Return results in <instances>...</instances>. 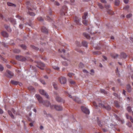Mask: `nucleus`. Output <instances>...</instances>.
Returning a JSON list of instances; mask_svg holds the SVG:
<instances>
[{
	"instance_id": "56",
	"label": "nucleus",
	"mask_w": 133,
	"mask_h": 133,
	"mask_svg": "<svg viewBox=\"0 0 133 133\" xmlns=\"http://www.w3.org/2000/svg\"><path fill=\"white\" fill-rule=\"evenodd\" d=\"M129 119L131 122L133 123V119L131 116H129Z\"/></svg>"
},
{
	"instance_id": "49",
	"label": "nucleus",
	"mask_w": 133,
	"mask_h": 133,
	"mask_svg": "<svg viewBox=\"0 0 133 133\" xmlns=\"http://www.w3.org/2000/svg\"><path fill=\"white\" fill-rule=\"evenodd\" d=\"M37 19L38 20L40 21H43L44 20L43 18L41 17H38L37 18Z\"/></svg>"
},
{
	"instance_id": "64",
	"label": "nucleus",
	"mask_w": 133,
	"mask_h": 133,
	"mask_svg": "<svg viewBox=\"0 0 133 133\" xmlns=\"http://www.w3.org/2000/svg\"><path fill=\"white\" fill-rule=\"evenodd\" d=\"M40 81L43 84H45V82L43 80L41 79Z\"/></svg>"
},
{
	"instance_id": "30",
	"label": "nucleus",
	"mask_w": 133,
	"mask_h": 133,
	"mask_svg": "<svg viewBox=\"0 0 133 133\" xmlns=\"http://www.w3.org/2000/svg\"><path fill=\"white\" fill-rule=\"evenodd\" d=\"M105 8L107 9V11L109 10V9H110V6L109 5H105Z\"/></svg>"
},
{
	"instance_id": "47",
	"label": "nucleus",
	"mask_w": 133,
	"mask_h": 133,
	"mask_svg": "<svg viewBox=\"0 0 133 133\" xmlns=\"http://www.w3.org/2000/svg\"><path fill=\"white\" fill-rule=\"evenodd\" d=\"M83 23L84 24L87 25L88 21L84 19L83 21Z\"/></svg>"
},
{
	"instance_id": "51",
	"label": "nucleus",
	"mask_w": 133,
	"mask_h": 133,
	"mask_svg": "<svg viewBox=\"0 0 133 133\" xmlns=\"http://www.w3.org/2000/svg\"><path fill=\"white\" fill-rule=\"evenodd\" d=\"M4 70V67L1 64H0V71H1Z\"/></svg>"
},
{
	"instance_id": "35",
	"label": "nucleus",
	"mask_w": 133,
	"mask_h": 133,
	"mask_svg": "<svg viewBox=\"0 0 133 133\" xmlns=\"http://www.w3.org/2000/svg\"><path fill=\"white\" fill-rule=\"evenodd\" d=\"M115 105L116 106V107L117 108H119L120 107V105H119V104L118 102L117 101H116L115 102Z\"/></svg>"
},
{
	"instance_id": "33",
	"label": "nucleus",
	"mask_w": 133,
	"mask_h": 133,
	"mask_svg": "<svg viewBox=\"0 0 133 133\" xmlns=\"http://www.w3.org/2000/svg\"><path fill=\"white\" fill-rule=\"evenodd\" d=\"M93 54L94 55H97L101 54V52L98 51H94L93 52Z\"/></svg>"
},
{
	"instance_id": "14",
	"label": "nucleus",
	"mask_w": 133,
	"mask_h": 133,
	"mask_svg": "<svg viewBox=\"0 0 133 133\" xmlns=\"http://www.w3.org/2000/svg\"><path fill=\"white\" fill-rule=\"evenodd\" d=\"M29 70L31 72L32 71H33V72H35L37 71V70L35 66L32 65H30V66Z\"/></svg>"
},
{
	"instance_id": "8",
	"label": "nucleus",
	"mask_w": 133,
	"mask_h": 133,
	"mask_svg": "<svg viewBox=\"0 0 133 133\" xmlns=\"http://www.w3.org/2000/svg\"><path fill=\"white\" fill-rule=\"evenodd\" d=\"M43 102H45V104H43L45 105L46 107H49L50 106L51 109L53 108V107L54 106V105H51V103L50 102L48 101H43Z\"/></svg>"
},
{
	"instance_id": "60",
	"label": "nucleus",
	"mask_w": 133,
	"mask_h": 133,
	"mask_svg": "<svg viewBox=\"0 0 133 133\" xmlns=\"http://www.w3.org/2000/svg\"><path fill=\"white\" fill-rule=\"evenodd\" d=\"M12 111L13 112V113L15 114H17V113H16V111L14 109L12 108L11 109Z\"/></svg>"
},
{
	"instance_id": "53",
	"label": "nucleus",
	"mask_w": 133,
	"mask_h": 133,
	"mask_svg": "<svg viewBox=\"0 0 133 133\" xmlns=\"http://www.w3.org/2000/svg\"><path fill=\"white\" fill-rule=\"evenodd\" d=\"M132 16V15L131 14H129L126 16V17L127 18H129L131 17Z\"/></svg>"
},
{
	"instance_id": "13",
	"label": "nucleus",
	"mask_w": 133,
	"mask_h": 133,
	"mask_svg": "<svg viewBox=\"0 0 133 133\" xmlns=\"http://www.w3.org/2000/svg\"><path fill=\"white\" fill-rule=\"evenodd\" d=\"M56 99L58 102L63 103L64 102V101L58 96L56 97Z\"/></svg>"
},
{
	"instance_id": "15",
	"label": "nucleus",
	"mask_w": 133,
	"mask_h": 133,
	"mask_svg": "<svg viewBox=\"0 0 133 133\" xmlns=\"http://www.w3.org/2000/svg\"><path fill=\"white\" fill-rule=\"evenodd\" d=\"M1 34L2 36L5 37H8V34L6 31H2L1 32Z\"/></svg>"
},
{
	"instance_id": "24",
	"label": "nucleus",
	"mask_w": 133,
	"mask_h": 133,
	"mask_svg": "<svg viewBox=\"0 0 133 133\" xmlns=\"http://www.w3.org/2000/svg\"><path fill=\"white\" fill-rule=\"evenodd\" d=\"M30 46L32 49L36 50L38 51L39 49V48L38 47H37L34 45H31Z\"/></svg>"
},
{
	"instance_id": "28",
	"label": "nucleus",
	"mask_w": 133,
	"mask_h": 133,
	"mask_svg": "<svg viewBox=\"0 0 133 133\" xmlns=\"http://www.w3.org/2000/svg\"><path fill=\"white\" fill-rule=\"evenodd\" d=\"M118 55L117 54H112L111 55V56L112 58H114V59H115V58H117L118 57Z\"/></svg>"
},
{
	"instance_id": "54",
	"label": "nucleus",
	"mask_w": 133,
	"mask_h": 133,
	"mask_svg": "<svg viewBox=\"0 0 133 133\" xmlns=\"http://www.w3.org/2000/svg\"><path fill=\"white\" fill-rule=\"evenodd\" d=\"M127 109L128 111L129 112H130L131 111V107H128L127 108Z\"/></svg>"
},
{
	"instance_id": "46",
	"label": "nucleus",
	"mask_w": 133,
	"mask_h": 133,
	"mask_svg": "<svg viewBox=\"0 0 133 133\" xmlns=\"http://www.w3.org/2000/svg\"><path fill=\"white\" fill-rule=\"evenodd\" d=\"M84 66L83 64L82 63H80L79 64V68H82Z\"/></svg>"
},
{
	"instance_id": "57",
	"label": "nucleus",
	"mask_w": 133,
	"mask_h": 133,
	"mask_svg": "<svg viewBox=\"0 0 133 133\" xmlns=\"http://www.w3.org/2000/svg\"><path fill=\"white\" fill-rule=\"evenodd\" d=\"M69 82L71 84H74L75 83V82L74 81L72 80L69 81Z\"/></svg>"
},
{
	"instance_id": "39",
	"label": "nucleus",
	"mask_w": 133,
	"mask_h": 133,
	"mask_svg": "<svg viewBox=\"0 0 133 133\" xmlns=\"http://www.w3.org/2000/svg\"><path fill=\"white\" fill-rule=\"evenodd\" d=\"M7 4L9 6H14L15 7L16 6V5L15 4H14L8 2L7 3Z\"/></svg>"
},
{
	"instance_id": "61",
	"label": "nucleus",
	"mask_w": 133,
	"mask_h": 133,
	"mask_svg": "<svg viewBox=\"0 0 133 133\" xmlns=\"http://www.w3.org/2000/svg\"><path fill=\"white\" fill-rule=\"evenodd\" d=\"M74 74L73 73H69L68 74V76L70 77H71L72 75H74Z\"/></svg>"
},
{
	"instance_id": "7",
	"label": "nucleus",
	"mask_w": 133,
	"mask_h": 133,
	"mask_svg": "<svg viewBox=\"0 0 133 133\" xmlns=\"http://www.w3.org/2000/svg\"><path fill=\"white\" fill-rule=\"evenodd\" d=\"M36 96L39 102L40 103H42L43 104H45V102H43V101L42 100L43 99L42 97L39 95L36 94Z\"/></svg>"
},
{
	"instance_id": "19",
	"label": "nucleus",
	"mask_w": 133,
	"mask_h": 133,
	"mask_svg": "<svg viewBox=\"0 0 133 133\" xmlns=\"http://www.w3.org/2000/svg\"><path fill=\"white\" fill-rule=\"evenodd\" d=\"M83 36L87 39H90V37L89 35L86 33H83Z\"/></svg>"
},
{
	"instance_id": "5",
	"label": "nucleus",
	"mask_w": 133,
	"mask_h": 133,
	"mask_svg": "<svg viewBox=\"0 0 133 133\" xmlns=\"http://www.w3.org/2000/svg\"><path fill=\"white\" fill-rule=\"evenodd\" d=\"M81 108L82 111L85 114H89L90 113L89 110L87 108L84 106H81Z\"/></svg>"
},
{
	"instance_id": "26",
	"label": "nucleus",
	"mask_w": 133,
	"mask_h": 133,
	"mask_svg": "<svg viewBox=\"0 0 133 133\" xmlns=\"http://www.w3.org/2000/svg\"><path fill=\"white\" fill-rule=\"evenodd\" d=\"M13 51L16 53H19L20 52L21 50L17 49H15L13 50Z\"/></svg>"
},
{
	"instance_id": "4",
	"label": "nucleus",
	"mask_w": 133,
	"mask_h": 133,
	"mask_svg": "<svg viewBox=\"0 0 133 133\" xmlns=\"http://www.w3.org/2000/svg\"><path fill=\"white\" fill-rule=\"evenodd\" d=\"M58 80L60 83L62 84H65L66 82V78L63 77H59L58 78Z\"/></svg>"
},
{
	"instance_id": "23",
	"label": "nucleus",
	"mask_w": 133,
	"mask_h": 133,
	"mask_svg": "<svg viewBox=\"0 0 133 133\" xmlns=\"http://www.w3.org/2000/svg\"><path fill=\"white\" fill-rule=\"evenodd\" d=\"M82 45L84 46L87 47L88 46V44L87 42L84 41L82 42Z\"/></svg>"
},
{
	"instance_id": "42",
	"label": "nucleus",
	"mask_w": 133,
	"mask_h": 133,
	"mask_svg": "<svg viewBox=\"0 0 133 133\" xmlns=\"http://www.w3.org/2000/svg\"><path fill=\"white\" fill-rule=\"evenodd\" d=\"M88 13L87 12H85L84 14V15L82 16V18L84 19H85L86 18V17L87 16Z\"/></svg>"
},
{
	"instance_id": "45",
	"label": "nucleus",
	"mask_w": 133,
	"mask_h": 133,
	"mask_svg": "<svg viewBox=\"0 0 133 133\" xmlns=\"http://www.w3.org/2000/svg\"><path fill=\"white\" fill-rule=\"evenodd\" d=\"M54 69L58 70L59 69V68L58 66H53Z\"/></svg>"
},
{
	"instance_id": "2",
	"label": "nucleus",
	"mask_w": 133,
	"mask_h": 133,
	"mask_svg": "<svg viewBox=\"0 0 133 133\" xmlns=\"http://www.w3.org/2000/svg\"><path fill=\"white\" fill-rule=\"evenodd\" d=\"M36 63L37 64V65H36L37 67L41 70L44 69L43 68L45 67V65L43 63L39 62H37Z\"/></svg>"
},
{
	"instance_id": "38",
	"label": "nucleus",
	"mask_w": 133,
	"mask_h": 133,
	"mask_svg": "<svg viewBox=\"0 0 133 133\" xmlns=\"http://www.w3.org/2000/svg\"><path fill=\"white\" fill-rule=\"evenodd\" d=\"M100 91L101 92L105 94H107L108 93L104 89H101L100 90Z\"/></svg>"
},
{
	"instance_id": "62",
	"label": "nucleus",
	"mask_w": 133,
	"mask_h": 133,
	"mask_svg": "<svg viewBox=\"0 0 133 133\" xmlns=\"http://www.w3.org/2000/svg\"><path fill=\"white\" fill-rule=\"evenodd\" d=\"M93 104L95 106L96 108H97V106L96 103L95 102H93Z\"/></svg>"
},
{
	"instance_id": "27",
	"label": "nucleus",
	"mask_w": 133,
	"mask_h": 133,
	"mask_svg": "<svg viewBox=\"0 0 133 133\" xmlns=\"http://www.w3.org/2000/svg\"><path fill=\"white\" fill-rule=\"evenodd\" d=\"M22 56H21L17 55L16 56V59L17 60L20 61Z\"/></svg>"
},
{
	"instance_id": "20",
	"label": "nucleus",
	"mask_w": 133,
	"mask_h": 133,
	"mask_svg": "<svg viewBox=\"0 0 133 133\" xmlns=\"http://www.w3.org/2000/svg\"><path fill=\"white\" fill-rule=\"evenodd\" d=\"M127 90L128 92H130L131 91V86L129 85H128L126 87Z\"/></svg>"
},
{
	"instance_id": "63",
	"label": "nucleus",
	"mask_w": 133,
	"mask_h": 133,
	"mask_svg": "<svg viewBox=\"0 0 133 133\" xmlns=\"http://www.w3.org/2000/svg\"><path fill=\"white\" fill-rule=\"evenodd\" d=\"M6 65L8 68L10 69L11 68V65H9L8 64H6Z\"/></svg>"
},
{
	"instance_id": "1",
	"label": "nucleus",
	"mask_w": 133,
	"mask_h": 133,
	"mask_svg": "<svg viewBox=\"0 0 133 133\" xmlns=\"http://www.w3.org/2000/svg\"><path fill=\"white\" fill-rule=\"evenodd\" d=\"M4 75L8 77L11 78L14 76V74L11 71L8 70H7L4 74Z\"/></svg>"
},
{
	"instance_id": "16",
	"label": "nucleus",
	"mask_w": 133,
	"mask_h": 133,
	"mask_svg": "<svg viewBox=\"0 0 133 133\" xmlns=\"http://www.w3.org/2000/svg\"><path fill=\"white\" fill-rule=\"evenodd\" d=\"M41 31L42 32L45 33H48V30L44 26H43L41 28Z\"/></svg>"
},
{
	"instance_id": "18",
	"label": "nucleus",
	"mask_w": 133,
	"mask_h": 133,
	"mask_svg": "<svg viewBox=\"0 0 133 133\" xmlns=\"http://www.w3.org/2000/svg\"><path fill=\"white\" fill-rule=\"evenodd\" d=\"M73 99L74 101L75 102H77L78 103H81V102L79 98H77V97H76L75 98H73Z\"/></svg>"
},
{
	"instance_id": "58",
	"label": "nucleus",
	"mask_w": 133,
	"mask_h": 133,
	"mask_svg": "<svg viewBox=\"0 0 133 133\" xmlns=\"http://www.w3.org/2000/svg\"><path fill=\"white\" fill-rule=\"evenodd\" d=\"M54 4L57 6H59L60 5L59 3L57 1L55 2Z\"/></svg>"
},
{
	"instance_id": "3",
	"label": "nucleus",
	"mask_w": 133,
	"mask_h": 133,
	"mask_svg": "<svg viewBox=\"0 0 133 133\" xmlns=\"http://www.w3.org/2000/svg\"><path fill=\"white\" fill-rule=\"evenodd\" d=\"M67 9V8L66 6H63L61 10L60 14L62 15H64L65 14V13L66 12Z\"/></svg>"
},
{
	"instance_id": "25",
	"label": "nucleus",
	"mask_w": 133,
	"mask_h": 133,
	"mask_svg": "<svg viewBox=\"0 0 133 133\" xmlns=\"http://www.w3.org/2000/svg\"><path fill=\"white\" fill-rule=\"evenodd\" d=\"M8 112L9 114V115H10V116H11V118H14V117L13 115L12 114L11 112L10 111V110H8Z\"/></svg>"
},
{
	"instance_id": "9",
	"label": "nucleus",
	"mask_w": 133,
	"mask_h": 133,
	"mask_svg": "<svg viewBox=\"0 0 133 133\" xmlns=\"http://www.w3.org/2000/svg\"><path fill=\"white\" fill-rule=\"evenodd\" d=\"M74 22L78 25H81V24L80 22V20L78 18L77 16H75L74 19Z\"/></svg>"
},
{
	"instance_id": "43",
	"label": "nucleus",
	"mask_w": 133,
	"mask_h": 133,
	"mask_svg": "<svg viewBox=\"0 0 133 133\" xmlns=\"http://www.w3.org/2000/svg\"><path fill=\"white\" fill-rule=\"evenodd\" d=\"M0 58L5 63H7L8 62H7L6 60V59L3 58L1 56H0Z\"/></svg>"
},
{
	"instance_id": "37",
	"label": "nucleus",
	"mask_w": 133,
	"mask_h": 133,
	"mask_svg": "<svg viewBox=\"0 0 133 133\" xmlns=\"http://www.w3.org/2000/svg\"><path fill=\"white\" fill-rule=\"evenodd\" d=\"M104 108L108 110H110L111 109L110 106L109 105H105Z\"/></svg>"
},
{
	"instance_id": "52",
	"label": "nucleus",
	"mask_w": 133,
	"mask_h": 133,
	"mask_svg": "<svg viewBox=\"0 0 133 133\" xmlns=\"http://www.w3.org/2000/svg\"><path fill=\"white\" fill-rule=\"evenodd\" d=\"M113 95L115 97H116L118 98H119V96L117 94L114 92L113 93Z\"/></svg>"
},
{
	"instance_id": "22",
	"label": "nucleus",
	"mask_w": 133,
	"mask_h": 133,
	"mask_svg": "<svg viewBox=\"0 0 133 133\" xmlns=\"http://www.w3.org/2000/svg\"><path fill=\"white\" fill-rule=\"evenodd\" d=\"M11 82L12 84L15 85H18L19 83V82L14 80H11Z\"/></svg>"
},
{
	"instance_id": "17",
	"label": "nucleus",
	"mask_w": 133,
	"mask_h": 133,
	"mask_svg": "<svg viewBox=\"0 0 133 133\" xmlns=\"http://www.w3.org/2000/svg\"><path fill=\"white\" fill-rule=\"evenodd\" d=\"M8 20L13 24H16V22L14 19L10 18H8Z\"/></svg>"
},
{
	"instance_id": "48",
	"label": "nucleus",
	"mask_w": 133,
	"mask_h": 133,
	"mask_svg": "<svg viewBox=\"0 0 133 133\" xmlns=\"http://www.w3.org/2000/svg\"><path fill=\"white\" fill-rule=\"evenodd\" d=\"M20 46L23 49H26V46L24 44H22L20 45Z\"/></svg>"
},
{
	"instance_id": "34",
	"label": "nucleus",
	"mask_w": 133,
	"mask_h": 133,
	"mask_svg": "<svg viewBox=\"0 0 133 133\" xmlns=\"http://www.w3.org/2000/svg\"><path fill=\"white\" fill-rule=\"evenodd\" d=\"M97 4L100 9H103L104 8V7L101 3H98Z\"/></svg>"
},
{
	"instance_id": "40",
	"label": "nucleus",
	"mask_w": 133,
	"mask_h": 133,
	"mask_svg": "<svg viewBox=\"0 0 133 133\" xmlns=\"http://www.w3.org/2000/svg\"><path fill=\"white\" fill-rule=\"evenodd\" d=\"M52 85L54 87V88L55 89H57V84L55 82H53L52 83Z\"/></svg>"
},
{
	"instance_id": "55",
	"label": "nucleus",
	"mask_w": 133,
	"mask_h": 133,
	"mask_svg": "<svg viewBox=\"0 0 133 133\" xmlns=\"http://www.w3.org/2000/svg\"><path fill=\"white\" fill-rule=\"evenodd\" d=\"M29 89L32 90L34 91V88L32 86H30L29 87Z\"/></svg>"
},
{
	"instance_id": "41",
	"label": "nucleus",
	"mask_w": 133,
	"mask_h": 133,
	"mask_svg": "<svg viewBox=\"0 0 133 133\" xmlns=\"http://www.w3.org/2000/svg\"><path fill=\"white\" fill-rule=\"evenodd\" d=\"M16 17L20 19L21 20L23 21L24 20V18L22 17L21 16H20L18 15H17L16 16Z\"/></svg>"
},
{
	"instance_id": "21",
	"label": "nucleus",
	"mask_w": 133,
	"mask_h": 133,
	"mask_svg": "<svg viewBox=\"0 0 133 133\" xmlns=\"http://www.w3.org/2000/svg\"><path fill=\"white\" fill-rule=\"evenodd\" d=\"M127 57V55L126 54L122 52L120 55V57L121 58H125Z\"/></svg>"
},
{
	"instance_id": "10",
	"label": "nucleus",
	"mask_w": 133,
	"mask_h": 133,
	"mask_svg": "<svg viewBox=\"0 0 133 133\" xmlns=\"http://www.w3.org/2000/svg\"><path fill=\"white\" fill-rule=\"evenodd\" d=\"M39 92L42 95H44L46 98H48L49 97V96L48 94L46 93L45 91L44 90H39Z\"/></svg>"
},
{
	"instance_id": "12",
	"label": "nucleus",
	"mask_w": 133,
	"mask_h": 133,
	"mask_svg": "<svg viewBox=\"0 0 133 133\" xmlns=\"http://www.w3.org/2000/svg\"><path fill=\"white\" fill-rule=\"evenodd\" d=\"M57 111H61L63 109L62 107L60 106L55 105L53 107Z\"/></svg>"
},
{
	"instance_id": "6",
	"label": "nucleus",
	"mask_w": 133,
	"mask_h": 133,
	"mask_svg": "<svg viewBox=\"0 0 133 133\" xmlns=\"http://www.w3.org/2000/svg\"><path fill=\"white\" fill-rule=\"evenodd\" d=\"M36 96L39 102L40 103H42L43 104H45V102H43V101L42 100L43 99L42 97L39 95L36 94Z\"/></svg>"
},
{
	"instance_id": "11",
	"label": "nucleus",
	"mask_w": 133,
	"mask_h": 133,
	"mask_svg": "<svg viewBox=\"0 0 133 133\" xmlns=\"http://www.w3.org/2000/svg\"><path fill=\"white\" fill-rule=\"evenodd\" d=\"M32 59H31L30 58L28 57H24L22 56L20 61L21 62H24L26 60L30 61Z\"/></svg>"
},
{
	"instance_id": "31",
	"label": "nucleus",
	"mask_w": 133,
	"mask_h": 133,
	"mask_svg": "<svg viewBox=\"0 0 133 133\" xmlns=\"http://www.w3.org/2000/svg\"><path fill=\"white\" fill-rule=\"evenodd\" d=\"M62 63L63 65L65 66H67L68 65V63L65 61L62 62Z\"/></svg>"
},
{
	"instance_id": "29",
	"label": "nucleus",
	"mask_w": 133,
	"mask_h": 133,
	"mask_svg": "<svg viewBox=\"0 0 133 133\" xmlns=\"http://www.w3.org/2000/svg\"><path fill=\"white\" fill-rule=\"evenodd\" d=\"M97 122L99 126L101 127H102V125L101 124V121L98 119H97Z\"/></svg>"
},
{
	"instance_id": "32",
	"label": "nucleus",
	"mask_w": 133,
	"mask_h": 133,
	"mask_svg": "<svg viewBox=\"0 0 133 133\" xmlns=\"http://www.w3.org/2000/svg\"><path fill=\"white\" fill-rule=\"evenodd\" d=\"M27 13L30 16H34L35 15V14L34 13L32 12H28Z\"/></svg>"
},
{
	"instance_id": "59",
	"label": "nucleus",
	"mask_w": 133,
	"mask_h": 133,
	"mask_svg": "<svg viewBox=\"0 0 133 133\" xmlns=\"http://www.w3.org/2000/svg\"><path fill=\"white\" fill-rule=\"evenodd\" d=\"M75 50H76V51H77L78 52L80 53H82V52L81 51V50H80L79 49H77V48H75Z\"/></svg>"
},
{
	"instance_id": "44",
	"label": "nucleus",
	"mask_w": 133,
	"mask_h": 133,
	"mask_svg": "<svg viewBox=\"0 0 133 133\" xmlns=\"http://www.w3.org/2000/svg\"><path fill=\"white\" fill-rule=\"evenodd\" d=\"M119 1L118 0H116L115 3V5L116 6H118L119 4Z\"/></svg>"
},
{
	"instance_id": "50",
	"label": "nucleus",
	"mask_w": 133,
	"mask_h": 133,
	"mask_svg": "<svg viewBox=\"0 0 133 133\" xmlns=\"http://www.w3.org/2000/svg\"><path fill=\"white\" fill-rule=\"evenodd\" d=\"M105 105H103L102 103H99V106L100 107H104V108Z\"/></svg>"
},
{
	"instance_id": "36",
	"label": "nucleus",
	"mask_w": 133,
	"mask_h": 133,
	"mask_svg": "<svg viewBox=\"0 0 133 133\" xmlns=\"http://www.w3.org/2000/svg\"><path fill=\"white\" fill-rule=\"evenodd\" d=\"M108 13L110 15H112L113 14V12L112 11L111 9H109V10H107Z\"/></svg>"
}]
</instances>
